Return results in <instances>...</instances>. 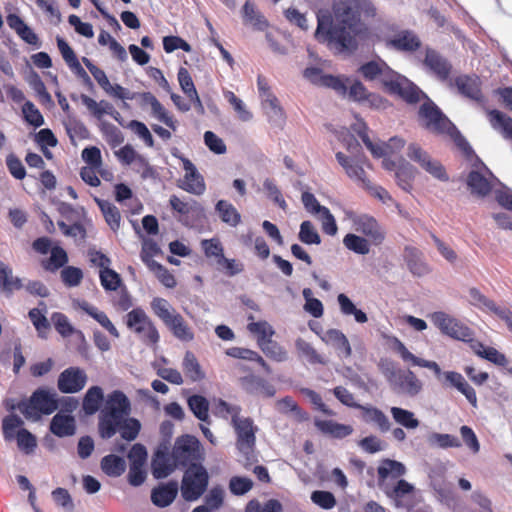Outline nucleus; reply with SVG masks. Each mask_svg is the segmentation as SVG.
I'll use <instances>...</instances> for the list:
<instances>
[{"label": "nucleus", "instance_id": "nucleus-1", "mask_svg": "<svg viewBox=\"0 0 512 512\" xmlns=\"http://www.w3.org/2000/svg\"><path fill=\"white\" fill-rule=\"evenodd\" d=\"M316 18L314 32H412L385 23L371 0H335L331 9H319Z\"/></svg>", "mask_w": 512, "mask_h": 512}, {"label": "nucleus", "instance_id": "nucleus-2", "mask_svg": "<svg viewBox=\"0 0 512 512\" xmlns=\"http://www.w3.org/2000/svg\"><path fill=\"white\" fill-rule=\"evenodd\" d=\"M131 404L128 397L120 390L111 392L99 414L98 431L103 439L113 437L117 432L124 440H134L140 431V422L129 418Z\"/></svg>", "mask_w": 512, "mask_h": 512}, {"label": "nucleus", "instance_id": "nucleus-3", "mask_svg": "<svg viewBox=\"0 0 512 512\" xmlns=\"http://www.w3.org/2000/svg\"><path fill=\"white\" fill-rule=\"evenodd\" d=\"M393 348L400 355L403 361L411 362L414 366L430 369L437 377L443 376L445 381L449 383L450 386L455 387L459 392H461L473 407H477L476 392L474 388L470 386L469 383L465 380L462 374L455 371H447L442 373L441 368L437 362L415 356L398 338H394Z\"/></svg>", "mask_w": 512, "mask_h": 512}, {"label": "nucleus", "instance_id": "nucleus-4", "mask_svg": "<svg viewBox=\"0 0 512 512\" xmlns=\"http://www.w3.org/2000/svg\"><path fill=\"white\" fill-rule=\"evenodd\" d=\"M421 125L437 135H447L462 149L469 146L456 126L443 114L436 104L427 98L418 111Z\"/></svg>", "mask_w": 512, "mask_h": 512}, {"label": "nucleus", "instance_id": "nucleus-5", "mask_svg": "<svg viewBox=\"0 0 512 512\" xmlns=\"http://www.w3.org/2000/svg\"><path fill=\"white\" fill-rule=\"evenodd\" d=\"M154 315L167 327L172 335L182 342L194 339L193 329L171 303L162 297H154L150 302Z\"/></svg>", "mask_w": 512, "mask_h": 512}, {"label": "nucleus", "instance_id": "nucleus-6", "mask_svg": "<svg viewBox=\"0 0 512 512\" xmlns=\"http://www.w3.org/2000/svg\"><path fill=\"white\" fill-rule=\"evenodd\" d=\"M379 368L393 391L408 396H416L423 384L411 370L397 368L392 361L381 360Z\"/></svg>", "mask_w": 512, "mask_h": 512}, {"label": "nucleus", "instance_id": "nucleus-7", "mask_svg": "<svg viewBox=\"0 0 512 512\" xmlns=\"http://www.w3.org/2000/svg\"><path fill=\"white\" fill-rule=\"evenodd\" d=\"M232 426L236 434V448L244 458V467L248 468L257 462L255 447L258 429L250 417L236 418Z\"/></svg>", "mask_w": 512, "mask_h": 512}, {"label": "nucleus", "instance_id": "nucleus-8", "mask_svg": "<svg viewBox=\"0 0 512 512\" xmlns=\"http://www.w3.org/2000/svg\"><path fill=\"white\" fill-rule=\"evenodd\" d=\"M18 407L26 418L38 420L42 415H50L58 409L57 394L40 387L32 393L28 401L19 403Z\"/></svg>", "mask_w": 512, "mask_h": 512}, {"label": "nucleus", "instance_id": "nucleus-9", "mask_svg": "<svg viewBox=\"0 0 512 512\" xmlns=\"http://www.w3.org/2000/svg\"><path fill=\"white\" fill-rule=\"evenodd\" d=\"M169 205L175 218L186 227L194 228L206 218L204 207L195 199L171 195Z\"/></svg>", "mask_w": 512, "mask_h": 512}, {"label": "nucleus", "instance_id": "nucleus-10", "mask_svg": "<svg viewBox=\"0 0 512 512\" xmlns=\"http://www.w3.org/2000/svg\"><path fill=\"white\" fill-rule=\"evenodd\" d=\"M209 483L207 469L199 463L190 465L184 471L181 481V494L186 501L199 499L206 491Z\"/></svg>", "mask_w": 512, "mask_h": 512}, {"label": "nucleus", "instance_id": "nucleus-11", "mask_svg": "<svg viewBox=\"0 0 512 512\" xmlns=\"http://www.w3.org/2000/svg\"><path fill=\"white\" fill-rule=\"evenodd\" d=\"M171 453L178 466L183 468L197 465L204 460L199 440L188 434L176 439Z\"/></svg>", "mask_w": 512, "mask_h": 512}, {"label": "nucleus", "instance_id": "nucleus-12", "mask_svg": "<svg viewBox=\"0 0 512 512\" xmlns=\"http://www.w3.org/2000/svg\"><path fill=\"white\" fill-rule=\"evenodd\" d=\"M126 326L139 335L145 343L156 344L160 336L159 332L146 312L140 308H134L126 314Z\"/></svg>", "mask_w": 512, "mask_h": 512}, {"label": "nucleus", "instance_id": "nucleus-13", "mask_svg": "<svg viewBox=\"0 0 512 512\" xmlns=\"http://www.w3.org/2000/svg\"><path fill=\"white\" fill-rule=\"evenodd\" d=\"M430 319L444 335L461 341H470L472 338L473 333L468 326L445 312H434Z\"/></svg>", "mask_w": 512, "mask_h": 512}, {"label": "nucleus", "instance_id": "nucleus-14", "mask_svg": "<svg viewBox=\"0 0 512 512\" xmlns=\"http://www.w3.org/2000/svg\"><path fill=\"white\" fill-rule=\"evenodd\" d=\"M408 157L418 163L422 169L440 181H448L449 177L444 166L423 150L418 144L412 143L408 146Z\"/></svg>", "mask_w": 512, "mask_h": 512}, {"label": "nucleus", "instance_id": "nucleus-15", "mask_svg": "<svg viewBox=\"0 0 512 512\" xmlns=\"http://www.w3.org/2000/svg\"><path fill=\"white\" fill-rule=\"evenodd\" d=\"M359 34H314L316 41L324 44L334 54H351L357 49Z\"/></svg>", "mask_w": 512, "mask_h": 512}, {"label": "nucleus", "instance_id": "nucleus-16", "mask_svg": "<svg viewBox=\"0 0 512 512\" xmlns=\"http://www.w3.org/2000/svg\"><path fill=\"white\" fill-rule=\"evenodd\" d=\"M385 90L390 94L400 96L404 101L410 104L417 103L422 97H426V95L415 84L396 72L391 80L387 81V87Z\"/></svg>", "mask_w": 512, "mask_h": 512}, {"label": "nucleus", "instance_id": "nucleus-17", "mask_svg": "<svg viewBox=\"0 0 512 512\" xmlns=\"http://www.w3.org/2000/svg\"><path fill=\"white\" fill-rule=\"evenodd\" d=\"M88 377L84 369L71 366L63 370L57 380L58 390L64 394L80 392L87 383Z\"/></svg>", "mask_w": 512, "mask_h": 512}, {"label": "nucleus", "instance_id": "nucleus-18", "mask_svg": "<svg viewBox=\"0 0 512 512\" xmlns=\"http://www.w3.org/2000/svg\"><path fill=\"white\" fill-rule=\"evenodd\" d=\"M303 76L314 85L331 88L342 95L347 93L348 88L345 81H348V78L343 79L339 76L323 74L322 70L317 67L306 68Z\"/></svg>", "mask_w": 512, "mask_h": 512}, {"label": "nucleus", "instance_id": "nucleus-19", "mask_svg": "<svg viewBox=\"0 0 512 512\" xmlns=\"http://www.w3.org/2000/svg\"><path fill=\"white\" fill-rule=\"evenodd\" d=\"M355 230L368 238L373 245H381L386 237V233L378 221L369 215H360L354 219Z\"/></svg>", "mask_w": 512, "mask_h": 512}, {"label": "nucleus", "instance_id": "nucleus-20", "mask_svg": "<svg viewBox=\"0 0 512 512\" xmlns=\"http://www.w3.org/2000/svg\"><path fill=\"white\" fill-rule=\"evenodd\" d=\"M183 169L185 175L183 180L178 184L182 190L194 194L202 195L206 190V185L203 176L197 171L195 165L187 158H183Z\"/></svg>", "mask_w": 512, "mask_h": 512}, {"label": "nucleus", "instance_id": "nucleus-21", "mask_svg": "<svg viewBox=\"0 0 512 512\" xmlns=\"http://www.w3.org/2000/svg\"><path fill=\"white\" fill-rule=\"evenodd\" d=\"M358 134L367 149L370 150L372 155L376 158H380L381 156H390L401 150L405 145V141L399 137H392L386 143H373L368 136L366 126H364V129L359 131Z\"/></svg>", "mask_w": 512, "mask_h": 512}, {"label": "nucleus", "instance_id": "nucleus-22", "mask_svg": "<svg viewBox=\"0 0 512 512\" xmlns=\"http://www.w3.org/2000/svg\"><path fill=\"white\" fill-rule=\"evenodd\" d=\"M424 65L441 81L447 80L452 72V64L434 49H426Z\"/></svg>", "mask_w": 512, "mask_h": 512}, {"label": "nucleus", "instance_id": "nucleus-23", "mask_svg": "<svg viewBox=\"0 0 512 512\" xmlns=\"http://www.w3.org/2000/svg\"><path fill=\"white\" fill-rule=\"evenodd\" d=\"M178 466L172 453L158 449L151 461L152 475L156 479L169 476Z\"/></svg>", "mask_w": 512, "mask_h": 512}, {"label": "nucleus", "instance_id": "nucleus-24", "mask_svg": "<svg viewBox=\"0 0 512 512\" xmlns=\"http://www.w3.org/2000/svg\"><path fill=\"white\" fill-rule=\"evenodd\" d=\"M454 84L462 95L477 102L484 100L481 91V81L478 76L460 75L454 79Z\"/></svg>", "mask_w": 512, "mask_h": 512}, {"label": "nucleus", "instance_id": "nucleus-25", "mask_svg": "<svg viewBox=\"0 0 512 512\" xmlns=\"http://www.w3.org/2000/svg\"><path fill=\"white\" fill-rule=\"evenodd\" d=\"M336 159L350 179L356 181L363 189L370 187V180L367 178L362 165H359L342 152L336 153Z\"/></svg>", "mask_w": 512, "mask_h": 512}, {"label": "nucleus", "instance_id": "nucleus-26", "mask_svg": "<svg viewBox=\"0 0 512 512\" xmlns=\"http://www.w3.org/2000/svg\"><path fill=\"white\" fill-rule=\"evenodd\" d=\"M359 71L366 80L380 79L384 88L387 87V81L391 80L395 73L383 61L367 62L359 68Z\"/></svg>", "mask_w": 512, "mask_h": 512}, {"label": "nucleus", "instance_id": "nucleus-27", "mask_svg": "<svg viewBox=\"0 0 512 512\" xmlns=\"http://www.w3.org/2000/svg\"><path fill=\"white\" fill-rule=\"evenodd\" d=\"M141 99V105H150L152 114L159 121L163 122L166 126L171 128L172 130H176V121L172 116L168 114L164 106L160 103V101L151 93V92H143L139 94Z\"/></svg>", "mask_w": 512, "mask_h": 512}, {"label": "nucleus", "instance_id": "nucleus-28", "mask_svg": "<svg viewBox=\"0 0 512 512\" xmlns=\"http://www.w3.org/2000/svg\"><path fill=\"white\" fill-rule=\"evenodd\" d=\"M243 22L254 30L264 32L269 28V22L265 16L256 9L253 2L246 0L241 8Z\"/></svg>", "mask_w": 512, "mask_h": 512}, {"label": "nucleus", "instance_id": "nucleus-29", "mask_svg": "<svg viewBox=\"0 0 512 512\" xmlns=\"http://www.w3.org/2000/svg\"><path fill=\"white\" fill-rule=\"evenodd\" d=\"M178 493V484L176 481H170L155 487L151 493L152 503L160 508L169 506Z\"/></svg>", "mask_w": 512, "mask_h": 512}, {"label": "nucleus", "instance_id": "nucleus-30", "mask_svg": "<svg viewBox=\"0 0 512 512\" xmlns=\"http://www.w3.org/2000/svg\"><path fill=\"white\" fill-rule=\"evenodd\" d=\"M359 410L361 411L362 420L365 423L377 426V428L383 433L390 430V421L385 413L379 408L371 405H361L359 406Z\"/></svg>", "mask_w": 512, "mask_h": 512}, {"label": "nucleus", "instance_id": "nucleus-31", "mask_svg": "<svg viewBox=\"0 0 512 512\" xmlns=\"http://www.w3.org/2000/svg\"><path fill=\"white\" fill-rule=\"evenodd\" d=\"M314 425L321 433L336 439L345 438L353 433L351 425L341 424L333 420L315 419Z\"/></svg>", "mask_w": 512, "mask_h": 512}, {"label": "nucleus", "instance_id": "nucleus-32", "mask_svg": "<svg viewBox=\"0 0 512 512\" xmlns=\"http://www.w3.org/2000/svg\"><path fill=\"white\" fill-rule=\"evenodd\" d=\"M50 431L60 438L74 435L76 432L74 417L57 413L50 422Z\"/></svg>", "mask_w": 512, "mask_h": 512}, {"label": "nucleus", "instance_id": "nucleus-33", "mask_svg": "<svg viewBox=\"0 0 512 512\" xmlns=\"http://www.w3.org/2000/svg\"><path fill=\"white\" fill-rule=\"evenodd\" d=\"M79 307L82 311L97 321L105 330H107L111 336L115 338L120 336L117 328L114 326L104 311L99 310L97 307L91 305L87 301H82L79 303Z\"/></svg>", "mask_w": 512, "mask_h": 512}, {"label": "nucleus", "instance_id": "nucleus-34", "mask_svg": "<svg viewBox=\"0 0 512 512\" xmlns=\"http://www.w3.org/2000/svg\"><path fill=\"white\" fill-rule=\"evenodd\" d=\"M404 259L410 272L416 276H423L429 272L428 265L422 260V252L416 247L406 246Z\"/></svg>", "mask_w": 512, "mask_h": 512}, {"label": "nucleus", "instance_id": "nucleus-35", "mask_svg": "<svg viewBox=\"0 0 512 512\" xmlns=\"http://www.w3.org/2000/svg\"><path fill=\"white\" fill-rule=\"evenodd\" d=\"M488 119L491 126L497 130L503 138L512 140V118L510 116L493 109L488 111Z\"/></svg>", "mask_w": 512, "mask_h": 512}, {"label": "nucleus", "instance_id": "nucleus-36", "mask_svg": "<svg viewBox=\"0 0 512 512\" xmlns=\"http://www.w3.org/2000/svg\"><path fill=\"white\" fill-rule=\"evenodd\" d=\"M326 343H330L338 351L339 355L349 358L352 355L351 345L345 334L338 329H329L325 337L322 338Z\"/></svg>", "mask_w": 512, "mask_h": 512}, {"label": "nucleus", "instance_id": "nucleus-37", "mask_svg": "<svg viewBox=\"0 0 512 512\" xmlns=\"http://www.w3.org/2000/svg\"><path fill=\"white\" fill-rule=\"evenodd\" d=\"M57 45L62 58L64 59L65 63L69 66V68L79 76H84L89 80L86 71L81 66L75 52L69 46V44L63 38L57 37Z\"/></svg>", "mask_w": 512, "mask_h": 512}, {"label": "nucleus", "instance_id": "nucleus-38", "mask_svg": "<svg viewBox=\"0 0 512 512\" xmlns=\"http://www.w3.org/2000/svg\"><path fill=\"white\" fill-rule=\"evenodd\" d=\"M405 472V466L401 462L387 459L377 469L378 484L383 487L388 477L397 479L403 476Z\"/></svg>", "mask_w": 512, "mask_h": 512}, {"label": "nucleus", "instance_id": "nucleus-39", "mask_svg": "<svg viewBox=\"0 0 512 512\" xmlns=\"http://www.w3.org/2000/svg\"><path fill=\"white\" fill-rule=\"evenodd\" d=\"M142 260L162 285L170 289L176 287L177 282L174 275L165 266L153 259H148L146 256H143Z\"/></svg>", "mask_w": 512, "mask_h": 512}, {"label": "nucleus", "instance_id": "nucleus-40", "mask_svg": "<svg viewBox=\"0 0 512 512\" xmlns=\"http://www.w3.org/2000/svg\"><path fill=\"white\" fill-rule=\"evenodd\" d=\"M215 211L221 221L231 227H236L241 223V214L226 200H219L215 205Z\"/></svg>", "mask_w": 512, "mask_h": 512}, {"label": "nucleus", "instance_id": "nucleus-41", "mask_svg": "<svg viewBox=\"0 0 512 512\" xmlns=\"http://www.w3.org/2000/svg\"><path fill=\"white\" fill-rule=\"evenodd\" d=\"M467 185L473 194L478 196H486L492 190L490 181L477 170H472L467 177Z\"/></svg>", "mask_w": 512, "mask_h": 512}, {"label": "nucleus", "instance_id": "nucleus-42", "mask_svg": "<svg viewBox=\"0 0 512 512\" xmlns=\"http://www.w3.org/2000/svg\"><path fill=\"white\" fill-rule=\"evenodd\" d=\"M100 467L107 476L119 477L126 470V462L120 456L109 454L101 459Z\"/></svg>", "mask_w": 512, "mask_h": 512}, {"label": "nucleus", "instance_id": "nucleus-43", "mask_svg": "<svg viewBox=\"0 0 512 512\" xmlns=\"http://www.w3.org/2000/svg\"><path fill=\"white\" fill-rule=\"evenodd\" d=\"M23 287L22 281L12 275V269L0 260V290L11 294L14 290H20Z\"/></svg>", "mask_w": 512, "mask_h": 512}, {"label": "nucleus", "instance_id": "nucleus-44", "mask_svg": "<svg viewBox=\"0 0 512 512\" xmlns=\"http://www.w3.org/2000/svg\"><path fill=\"white\" fill-rule=\"evenodd\" d=\"M104 399L103 390L99 386H92L90 387L82 402V408L87 415H93L95 414L102 403Z\"/></svg>", "mask_w": 512, "mask_h": 512}, {"label": "nucleus", "instance_id": "nucleus-45", "mask_svg": "<svg viewBox=\"0 0 512 512\" xmlns=\"http://www.w3.org/2000/svg\"><path fill=\"white\" fill-rule=\"evenodd\" d=\"M387 44L398 51L413 52L420 48L421 41L416 34H397Z\"/></svg>", "mask_w": 512, "mask_h": 512}, {"label": "nucleus", "instance_id": "nucleus-46", "mask_svg": "<svg viewBox=\"0 0 512 512\" xmlns=\"http://www.w3.org/2000/svg\"><path fill=\"white\" fill-rule=\"evenodd\" d=\"M182 367L186 377L189 378L192 382L200 381L205 377V374L202 371L196 356L191 351H186L183 358Z\"/></svg>", "mask_w": 512, "mask_h": 512}, {"label": "nucleus", "instance_id": "nucleus-47", "mask_svg": "<svg viewBox=\"0 0 512 512\" xmlns=\"http://www.w3.org/2000/svg\"><path fill=\"white\" fill-rule=\"evenodd\" d=\"M95 201L98 204L107 224L113 231H117L120 227L121 221L119 209L109 201L98 198H96Z\"/></svg>", "mask_w": 512, "mask_h": 512}, {"label": "nucleus", "instance_id": "nucleus-48", "mask_svg": "<svg viewBox=\"0 0 512 512\" xmlns=\"http://www.w3.org/2000/svg\"><path fill=\"white\" fill-rule=\"evenodd\" d=\"M187 403L197 419L207 424L210 423L209 402L204 396L192 395L188 398Z\"/></svg>", "mask_w": 512, "mask_h": 512}, {"label": "nucleus", "instance_id": "nucleus-49", "mask_svg": "<svg viewBox=\"0 0 512 512\" xmlns=\"http://www.w3.org/2000/svg\"><path fill=\"white\" fill-rule=\"evenodd\" d=\"M68 262V255L66 251L60 246L51 248V255L49 259L42 261V267L46 271L56 272L58 269L65 267Z\"/></svg>", "mask_w": 512, "mask_h": 512}, {"label": "nucleus", "instance_id": "nucleus-50", "mask_svg": "<svg viewBox=\"0 0 512 512\" xmlns=\"http://www.w3.org/2000/svg\"><path fill=\"white\" fill-rule=\"evenodd\" d=\"M395 178L398 186L404 191L409 192L412 189L414 179L413 166L403 160L395 170Z\"/></svg>", "mask_w": 512, "mask_h": 512}, {"label": "nucleus", "instance_id": "nucleus-51", "mask_svg": "<svg viewBox=\"0 0 512 512\" xmlns=\"http://www.w3.org/2000/svg\"><path fill=\"white\" fill-rule=\"evenodd\" d=\"M98 127L103 138L112 148H116L124 142L122 132L112 123L100 121Z\"/></svg>", "mask_w": 512, "mask_h": 512}, {"label": "nucleus", "instance_id": "nucleus-52", "mask_svg": "<svg viewBox=\"0 0 512 512\" xmlns=\"http://www.w3.org/2000/svg\"><path fill=\"white\" fill-rule=\"evenodd\" d=\"M81 100L91 114L98 120H101L105 114L109 115L113 108V105L108 101L101 100L97 102L85 94L81 95Z\"/></svg>", "mask_w": 512, "mask_h": 512}, {"label": "nucleus", "instance_id": "nucleus-53", "mask_svg": "<svg viewBox=\"0 0 512 512\" xmlns=\"http://www.w3.org/2000/svg\"><path fill=\"white\" fill-rule=\"evenodd\" d=\"M343 244L348 250L356 254L366 255L370 252V243L368 239L353 233H349L344 236Z\"/></svg>", "mask_w": 512, "mask_h": 512}, {"label": "nucleus", "instance_id": "nucleus-54", "mask_svg": "<svg viewBox=\"0 0 512 512\" xmlns=\"http://www.w3.org/2000/svg\"><path fill=\"white\" fill-rule=\"evenodd\" d=\"M296 349L301 357H304L310 364H326V360L322 357L314 347L302 338H298L295 342Z\"/></svg>", "mask_w": 512, "mask_h": 512}, {"label": "nucleus", "instance_id": "nucleus-55", "mask_svg": "<svg viewBox=\"0 0 512 512\" xmlns=\"http://www.w3.org/2000/svg\"><path fill=\"white\" fill-rule=\"evenodd\" d=\"M390 412L394 421L406 429H416L420 424L414 413L409 410L400 407H392Z\"/></svg>", "mask_w": 512, "mask_h": 512}, {"label": "nucleus", "instance_id": "nucleus-56", "mask_svg": "<svg viewBox=\"0 0 512 512\" xmlns=\"http://www.w3.org/2000/svg\"><path fill=\"white\" fill-rule=\"evenodd\" d=\"M340 310L344 315H353L356 322L365 323L368 318L365 312L360 309H357L354 303L349 299V297L343 293L339 294L337 297Z\"/></svg>", "mask_w": 512, "mask_h": 512}, {"label": "nucleus", "instance_id": "nucleus-57", "mask_svg": "<svg viewBox=\"0 0 512 512\" xmlns=\"http://www.w3.org/2000/svg\"><path fill=\"white\" fill-rule=\"evenodd\" d=\"M469 297L470 303L481 310H487L496 314L498 309L500 308L499 306L496 305V303L493 300L487 298L477 288H471L469 290Z\"/></svg>", "mask_w": 512, "mask_h": 512}, {"label": "nucleus", "instance_id": "nucleus-58", "mask_svg": "<svg viewBox=\"0 0 512 512\" xmlns=\"http://www.w3.org/2000/svg\"><path fill=\"white\" fill-rule=\"evenodd\" d=\"M263 353L270 359L283 362L288 358L286 350L271 338L259 345Z\"/></svg>", "mask_w": 512, "mask_h": 512}, {"label": "nucleus", "instance_id": "nucleus-59", "mask_svg": "<svg viewBox=\"0 0 512 512\" xmlns=\"http://www.w3.org/2000/svg\"><path fill=\"white\" fill-rule=\"evenodd\" d=\"M299 240L307 245H319L321 243V237L311 221H303L300 225V231L298 234Z\"/></svg>", "mask_w": 512, "mask_h": 512}, {"label": "nucleus", "instance_id": "nucleus-60", "mask_svg": "<svg viewBox=\"0 0 512 512\" xmlns=\"http://www.w3.org/2000/svg\"><path fill=\"white\" fill-rule=\"evenodd\" d=\"M428 441L431 446H437L442 449L461 447L460 440L451 434L432 433Z\"/></svg>", "mask_w": 512, "mask_h": 512}, {"label": "nucleus", "instance_id": "nucleus-61", "mask_svg": "<svg viewBox=\"0 0 512 512\" xmlns=\"http://www.w3.org/2000/svg\"><path fill=\"white\" fill-rule=\"evenodd\" d=\"M348 93L349 97L357 102L370 101L374 104L376 100H381L378 96L369 93L366 87L358 80L351 84Z\"/></svg>", "mask_w": 512, "mask_h": 512}, {"label": "nucleus", "instance_id": "nucleus-62", "mask_svg": "<svg viewBox=\"0 0 512 512\" xmlns=\"http://www.w3.org/2000/svg\"><path fill=\"white\" fill-rule=\"evenodd\" d=\"M22 113L25 121L34 127L44 124V118L39 109L31 101H26L22 106Z\"/></svg>", "mask_w": 512, "mask_h": 512}, {"label": "nucleus", "instance_id": "nucleus-63", "mask_svg": "<svg viewBox=\"0 0 512 512\" xmlns=\"http://www.w3.org/2000/svg\"><path fill=\"white\" fill-rule=\"evenodd\" d=\"M247 329L250 333L257 335L259 345L270 339L274 334L272 327L266 321L250 322Z\"/></svg>", "mask_w": 512, "mask_h": 512}, {"label": "nucleus", "instance_id": "nucleus-64", "mask_svg": "<svg viewBox=\"0 0 512 512\" xmlns=\"http://www.w3.org/2000/svg\"><path fill=\"white\" fill-rule=\"evenodd\" d=\"M61 280L66 287H76L83 279V272L75 266H65L61 273Z\"/></svg>", "mask_w": 512, "mask_h": 512}]
</instances>
